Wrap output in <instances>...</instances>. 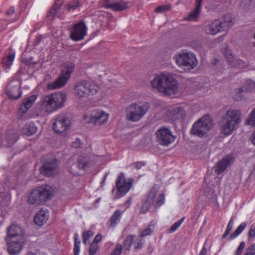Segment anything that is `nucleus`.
Wrapping results in <instances>:
<instances>
[{
	"instance_id": "1",
	"label": "nucleus",
	"mask_w": 255,
	"mask_h": 255,
	"mask_svg": "<svg viewBox=\"0 0 255 255\" xmlns=\"http://www.w3.org/2000/svg\"><path fill=\"white\" fill-rule=\"evenodd\" d=\"M151 87L164 95L172 96L178 90L177 80L171 73H161L155 75L150 81Z\"/></svg>"
},
{
	"instance_id": "2",
	"label": "nucleus",
	"mask_w": 255,
	"mask_h": 255,
	"mask_svg": "<svg viewBox=\"0 0 255 255\" xmlns=\"http://www.w3.org/2000/svg\"><path fill=\"white\" fill-rule=\"evenodd\" d=\"M8 252L11 255H17L22 250L25 242L22 229L18 225L13 224L7 230Z\"/></svg>"
},
{
	"instance_id": "3",
	"label": "nucleus",
	"mask_w": 255,
	"mask_h": 255,
	"mask_svg": "<svg viewBox=\"0 0 255 255\" xmlns=\"http://www.w3.org/2000/svg\"><path fill=\"white\" fill-rule=\"evenodd\" d=\"M241 122V113L237 109H229L223 115L220 124L221 132L225 136L232 134Z\"/></svg>"
},
{
	"instance_id": "4",
	"label": "nucleus",
	"mask_w": 255,
	"mask_h": 255,
	"mask_svg": "<svg viewBox=\"0 0 255 255\" xmlns=\"http://www.w3.org/2000/svg\"><path fill=\"white\" fill-rule=\"evenodd\" d=\"M67 95L62 92H56L44 97L41 100V109L47 113H52L64 106Z\"/></svg>"
},
{
	"instance_id": "5",
	"label": "nucleus",
	"mask_w": 255,
	"mask_h": 255,
	"mask_svg": "<svg viewBox=\"0 0 255 255\" xmlns=\"http://www.w3.org/2000/svg\"><path fill=\"white\" fill-rule=\"evenodd\" d=\"M100 87L95 82L86 80H81L76 83L74 88V93L76 99L84 100L96 95Z\"/></svg>"
},
{
	"instance_id": "6",
	"label": "nucleus",
	"mask_w": 255,
	"mask_h": 255,
	"mask_svg": "<svg viewBox=\"0 0 255 255\" xmlns=\"http://www.w3.org/2000/svg\"><path fill=\"white\" fill-rule=\"evenodd\" d=\"M173 59L179 67L185 71L194 69L198 63L195 54L186 49L177 52Z\"/></svg>"
},
{
	"instance_id": "7",
	"label": "nucleus",
	"mask_w": 255,
	"mask_h": 255,
	"mask_svg": "<svg viewBox=\"0 0 255 255\" xmlns=\"http://www.w3.org/2000/svg\"><path fill=\"white\" fill-rule=\"evenodd\" d=\"M234 23V18L230 14L226 15L221 19H216L204 27L205 32L211 35H216L228 30Z\"/></svg>"
},
{
	"instance_id": "8",
	"label": "nucleus",
	"mask_w": 255,
	"mask_h": 255,
	"mask_svg": "<svg viewBox=\"0 0 255 255\" xmlns=\"http://www.w3.org/2000/svg\"><path fill=\"white\" fill-rule=\"evenodd\" d=\"M53 190L51 186L43 185L33 189L28 197L27 202L30 204L39 205L51 199Z\"/></svg>"
},
{
	"instance_id": "9",
	"label": "nucleus",
	"mask_w": 255,
	"mask_h": 255,
	"mask_svg": "<svg viewBox=\"0 0 255 255\" xmlns=\"http://www.w3.org/2000/svg\"><path fill=\"white\" fill-rule=\"evenodd\" d=\"M53 190L51 186L43 185L33 189L28 197L27 202L30 204L39 205L51 199Z\"/></svg>"
},
{
	"instance_id": "10",
	"label": "nucleus",
	"mask_w": 255,
	"mask_h": 255,
	"mask_svg": "<svg viewBox=\"0 0 255 255\" xmlns=\"http://www.w3.org/2000/svg\"><path fill=\"white\" fill-rule=\"evenodd\" d=\"M149 106V104L147 102L131 104L127 108L126 110L127 120L133 122L139 121L147 113Z\"/></svg>"
},
{
	"instance_id": "11",
	"label": "nucleus",
	"mask_w": 255,
	"mask_h": 255,
	"mask_svg": "<svg viewBox=\"0 0 255 255\" xmlns=\"http://www.w3.org/2000/svg\"><path fill=\"white\" fill-rule=\"evenodd\" d=\"M75 66L73 63L67 62L64 64L62 68L61 74L59 78L54 82L49 83L47 88L49 90H54L64 86L69 79L71 74L74 71Z\"/></svg>"
},
{
	"instance_id": "12",
	"label": "nucleus",
	"mask_w": 255,
	"mask_h": 255,
	"mask_svg": "<svg viewBox=\"0 0 255 255\" xmlns=\"http://www.w3.org/2000/svg\"><path fill=\"white\" fill-rule=\"evenodd\" d=\"M212 121L209 115H205L196 122L191 129L192 135L199 137H203L212 128Z\"/></svg>"
},
{
	"instance_id": "13",
	"label": "nucleus",
	"mask_w": 255,
	"mask_h": 255,
	"mask_svg": "<svg viewBox=\"0 0 255 255\" xmlns=\"http://www.w3.org/2000/svg\"><path fill=\"white\" fill-rule=\"evenodd\" d=\"M158 191V188L153 187L149 193L146 201L142 205L141 212L143 214L147 212L154 204L157 207H159L164 203L165 195L163 193L156 196Z\"/></svg>"
},
{
	"instance_id": "14",
	"label": "nucleus",
	"mask_w": 255,
	"mask_h": 255,
	"mask_svg": "<svg viewBox=\"0 0 255 255\" xmlns=\"http://www.w3.org/2000/svg\"><path fill=\"white\" fill-rule=\"evenodd\" d=\"M53 129L58 134H65L71 126V122L64 115H58L54 117Z\"/></svg>"
},
{
	"instance_id": "15",
	"label": "nucleus",
	"mask_w": 255,
	"mask_h": 255,
	"mask_svg": "<svg viewBox=\"0 0 255 255\" xmlns=\"http://www.w3.org/2000/svg\"><path fill=\"white\" fill-rule=\"evenodd\" d=\"M157 141L159 144L168 146L176 139L171 130L167 128H161L156 131Z\"/></svg>"
},
{
	"instance_id": "16",
	"label": "nucleus",
	"mask_w": 255,
	"mask_h": 255,
	"mask_svg": "<svg viewBox=\"0 0 255 255\" xmlns=\"http://www.w3.org/2000/svg\"><path fill=\"white\" fill-rule=\"evenodd\" d=\"M87 27L83 21L73 25L70 33V38L76 41L84 39L87 34Z\"/></svg>"
},
{
	"instance_id": "17",
	"label": "nucleus",
	"mask_w": 255,
	"mask_h": 255,
	"mask_svg": "<svg viewBox=\"0 0 255 255\" xmlns=\"http://www.w3.org/2000/svg\"><path fill=\"white\" fill-rule=\"evenodd\" d=\"M132 178L126 179L123 173H121L118 176L116 182L118 191L122 195L126 194L131 188L132 185Z\"/></svg>"
},
{
	"instance_id": "18",
	"label": "nucleus",
	"mask_w": 255,
	"mask_h": 255,
	"mask_svg": "<svg viewBox=\"0 0 255 255\" xmlns=\"http://www.w3.org/2000/svg\"><path fill=\"white\" fill-rule=\"evenodd\" d=\"M109 114L101 110H95L90 115V123L96 126H100L108 123Z\"/></svg>"
},
{
	"instance_id": "19",
	"label": "nucleus",
	"mask_w": 255,
	"mask_h": 255,
	"mask_svg": "<svg viewBox=\"0 0 255 255\" xmlns=\"http://www.w3.org/2000/svg\"><path fill=\"white\" fill-rule=\"evenodd\" d=\"M166 114V120L168 121H175L176 120L184 119L186 116V112L181 107L172 106L164 111Z\"/></svg>"
},
{
	"instance_id": "20",
	"label": "nucleus",
	"mask_w": 255,
	"mask_h": 255,
	"mask_svg": "<svg viewBox=\"0 0 255 255\" xmlns=\"http://www.w3.org/2000/svg\"><path fill=\"white\" fill-rule=\"evenodd\" d=\"M222 52L226 57L227 62L231 66L239 69H243L246 67L244 62L242 60L237 58L233 55L228 46H226L223 49Z\"/></svg>"
},
{
	"instance_id": "21",
	"label": "nucleus",
	"mask_w": 255,
	"mask_h": 255,
	"mask_svg": "<svg viewBox=\"0 0 255 255\" xmlns=\"http://www.w3.org/2000/svg\"><path fill=\"white\" fill-rule=\"evenodd\" d=\"M5 91L8 98L13 100L18 99L22 94L20 84L16 81L9 82L6 86Z\"/></svg>"
},
{
	"instance_id": "22",
	"label": "nucleus",
	"mask_w": 255,
	"mask_h": 255,
	"mask_svg": "<svg viewBox=\"0 0 255 255\" xmlns=\"http://www.w3.org/2000/svg\"><path fill=\"white\" fill-rule=\"evenodd\" d=\"M40 173L44 175L53 176L58 171L57 162L52 160L45 162L40 168Z\"/></svg>"
},
{
	"instance_id": "23",
	"label": "nucleus",
	"mask_w": 255,
	"mask_h": 255,
	"mask_svg": "<svg viewBox=\"0 0 255 255\" xmlns=\"http://www.w3.org/2000/svg\"><path fill=\"white\" fill-rule=\"evenodd\" d=\"M37 97L35 95H32L24 99L23 102L20 106L18 114L19 116H22L26 113L36 100Z\"/></svg>"
},
{
	"instance_id": "24",
	"label": "nucleus",
	"mask_w": 255,
	"mask_h": 255,
	"mask_svg": "<svg viewBox=\"0 0 255 255\" xmlns=\"http://www.w3.org/2000/svg\"><path fill=\"white\" fill-rule=\"evenodd\" d=\"M232 160V157L230 155H227L224 157L221 160H220L215 166V171L219 175L222 173L231 163Z\"/></svg>"
},
{
	"instance_id": "25",
	"label": "nucleus",
	"mask_w": 255,
	"mask_h": 255,
	"mask_svg": "<svg viewBox=\"0 0 255 255\" xmlns=\"http://www.w3.org/2000/svg\"><path fill=\"white\" fill-rule=\"evenodd\" d=\"M48 218L49 212L48 211L41 209L35 215L34 221L37 225L41 226L47 222Z\"/></svg>"
},
{
	"instance_id": "26",
	"label": "nucleus",
	"mask_w": 255,
	"mask_h": 255,
	"mask_svg": "<svg viewBox=\"0 0 255 255\" xmlns=\"http://www.w3.org/2000/svg\"><path fill=\"white\" fill-rule=\"evenodd\" d=\"M106 6L115 11H121L127 8L128 4L125 2H115L109 0L107 2Z\"/></svg>"
},
{
	"instance_id": "27",
	"label": "nucleus",
	"mask_w": 255,
	"mask_h": 255,
	"mask_svg": "<svg viewBox=\"0 0 255 255\" xmlns=\"http://www.w3.org/2000/svg\"><path fill=\"white\" fill-rule=\"evenodd\" d=\"M36 131L37 128L32 123L26 124L21 129V133L28 136L34 134Z\"/></svg>"
},
{
	"instance_id": "28",
	"label": "nucleus",
	"mask_w": 255,
	"mask_h": 255,
	"mask_svg": "<svg viewBox=\"0 0 255 255\" xmlns=\"http://www.w3.org/2000/svg\"><path fill=\"white\" fill-rule=\"evenodd\" d=\"M156 224V222L155 221H151L147 227L141 232L140 237L143 238L145 236L150 235L154 231Z\"/></svg>"
},
{
	"instance_id": "29",
	"label": "nucleus",
	"mask_w": 255,
	"mask_h": 255,
	"mask_svg": "<svg viewBox=\"0 0 255 255\" xmlns=\"http://www.w3.org/2000/svg\"><path fill=\"white\" fill-rule=\"evenodd\" d=\"M242 87L245 92H255V81L253 80H246Z\"/></svg>"
},
{
	"instance_id": "30",
	"label": "nucleus",
	"mask_w": 255,
	"mask_h": 255,
	"mask_svg": "<svg viewBox=\"0 0 255 255\" xmlns=\"http://www.w3.org/2000/svg\"><path fill=\"white\" fill-rule=\"evenodd\" d=\"M135 237L134 235H129L126 237L124 240L123 246V248L125 252H128L130 250Z\"/></svg>"
},
{
	"instance_id": "31",
	"label": "nucleus",
	"mask_w": 255,
	"mask_h": 255,
	"mask_svg": "<svg viewBox=\"0 0 255 255\" xmlns=\"http://www.w3.org/2000/svg\"><path fill=\"white\" fill-rule=\"evenodd\" d=\"M123 214V212L119 210H117L114 212V214L110 218V225L112 227L115 226L120 221V219Z\"/></svg>"
},
{
	"instance_id": "32",
	"label": "nucleus",
	"mask_w": 255,
	"mask_h": 255,
	"mask_svg": "<svg viewBox=\"0 0 255 255\" xmlns=\"http://www.w3.org/2000/svg\"><path fill=\"white\" fill-rule=\"evenodd\" d=\"M247 226V224L245 222L242 223L237 229L231 234L230 236L229 240L232 241L239 236L242 232L244 230Z\"/></svg>"
},
{
	"instance_id": "33",
	"label": "nucleus",
	"mask_w": 255,
	"mask_h": 255,
	"mask_svg": "<svg viewBox=\"0 0 255 255\" xmlns=\"http://www.w3.org/2000/svg\"><path fill=\"white\" fill-rule=\"evenodd\" d=\"M57 0H56V1ZM60 5L61 3H58L57 1H56L53 7L49 10L48 14V17L52 18L53 16H59L58 12Z\"/></svg>"
},
{
	"instance_id": "34",
	"label": "nucleus",
	"mask_w": 255,
	"mask_h": 255,
	"mask_svg": "<svg viewBox=\"0 0 255 255\" xmlns=\"http://www.w3.org/2000/svg\"><path fill=\"white\" fill-rule=\"evenodd\" d=\"M15 54L14 53H10L9 55L3 58L2 60V63L3 65L9 67L10 66L14 60Z\"/></svg>"
},
{
	"instance_id": "35",
	"label": "nucleus",
	"mask_w": 255,
	"mask_h": 255,
	"mask_svg": "<svg viewBox=\"0 0 255 255\" xmlns=\"http://www.w3.org/2000/svg\"><path fill=\"white\" fill-rule=\"evenodd\" d=\"M246 125L255 126V108L249 114L248 118L246 120Z\"/></svg>"
},
{
	"instance_id": "36",
	"label": "nucleus",
	"mask_w": 255,
	"mask_h": 255,
	"mask_svg": "<svg viewBox=\"0 0 255 255\" xmlns=\"http://www.w3.org/2000/svg\"><path fill=\"white\" fill-rule=\"evenodd\" d=\"M94 234V232L91 230L83 232L82 234L83 243L86 245H87L90 239L93 236Z\"/></svg>"
},
{
	"instance_id": "37",
	"label": "nucleus",
	"mask_w": 255,
	"mask_h": 255,
	"mask_svg": "<svg viewBox=\"0 0 255 255\" xmlns=\"http://www.w3.org/2000/svg\"><path fill=\"white\" fill-rule=\"evenodd\" d=\"M244 91L243 87L235 90L233 98L235 100L240 101L243 99V92Z\"/></svg>"
},
{
	"instance_id": "38",
	"label": "nucleus",
	"mask_w": 255,
	"mask_h": 255,
	"mask_svg": "<svg viewBox=\"0 0 255 255\" xmlns=\"http://www.w3.org/2000/svg\"><path fill=\"white\" fill-rule=\"evenodd\" d=\"M6 140L9 143H13L17 140V135L14 131L7 132L6 134Z\"/></svg>"
},
{
	"instance_id": "39",
	"label": "nucleus",
	"mask_w": 255,
	"mask_h": 255,
	"mask_svg": "<svg viewBox=\"0 0 255 255\" xmlns=\"http://www.w3.org/2000/svg\"><path fill=\"white\" fill-rule=\"evenodd\" d=\"M200 13V12L199 11L194 9L190 13V14L185 18V19L188 21L196 20Z\"/></svg>"
},
{
	"instance_id": "40",
	"label": "nucleus",
	"mask_w": 255,
	"mask_h": 255,
	"mask_svg": "<svg viewBox=\"0 0 255 255\" xmlns=\"http://www.w3.org/2000/svg\"><path fill=\"white\" fill-rule=\"evenodd\" d=\"M123 250V246L121 244L118 243L112 251L110 255H121Z\"/></svg>"
},
{
	"instance_id": "41",
	"label": "nucleus",
	"mask_w": 255,
	"mask_h": 255,
	"mask_svg": "<svg viewBox=\"0 0 255 255\" xmlns=\"http://www.w3.org/2000/svg\"><path fill=\"white\" fill-rule=\"evenodd\" d=\"M184 220L185 217H183L180 220L175 222L169 229V233H171L176 231L177 229L181 226Z\"/></svg>"
},
{
	"instance_id": "42",
	"label": "nucleus",
	"mask_w": 255,
	"mask_h": 255,
	"mask_svg": "<svg viewBox=\"0 0 255 255\" xmlns=\"http://www.w3.org/2000/svg\"><path fill=\"white\" fill-rule=\"evenodd\" d=\"M80 5L79 2L77 0L71 1L67 4V9L68 11L74 10Z\"/></svg>"
},
{
	"instance_id": "43",
	"label": "nucleus",
	"mask_w": 255,
	"mask_h": 255,
	"mask_svg": "<svg viewBox=\"0 0 255 255\" xmlns=\"http://www.w3.org/2000/svg\"><path fill=\"white\" fill-rule=\"evenodd\" d=\"M233 225H234V221H233V220L232 219H231L230 220V221L227 225V227L226 228L225 233L223 235L222 239L226 238L229 235V234L230 233L231 230H232V229L233 228Z\"/></svg>"
},
{
	"instance_id": "44",
	"label": "nucleus",
	"mask_w": 255,
	"mask_h": 255,
	"mask_svg": "<svg viewBox=\"0 0 255 255\" xmlns=\"http://www.w3.org/2000/svg\"><path fill=\"white\" fill-rule=\"evenodd\" d=\"M99 251V247L98 244L92 243L90 246L89 255H95Z\"/></svg>"
},
{
	"instance_id": "45",
	"label": "nucleus",
	"mask_w": 255,
	"mask_h": 255,
	"mask_svg": "<svg viewBox=\"0 0 255 255\" xmlns=\"http://www.w3.org/2000/svg\"><path fill=\"white\" fill-rule=\"evenodd\" d=\"M170 8V5H161L158 6L155 10L157 13L164 12L169 10Z\"/></svg>"
},
{
	"instance_id": "46",
	"label": "nucleus",
	"mask_w": 255,
	"mask_h": 255,
	"mask_svg": "<svg viewBox=\"0 0 255 255\" xmlns=\"http://www.w3.org/2000/svg\"><path fill=\"white\" fill-rule=\"evenodd\" d=\"M255 255V243L247 248L245 251L244 255Z\"/></svg>"
},
{
	"instance_id": "47",
	"label": "nucleus",
	"mask_w": 255,
	"mask_h": 255,
	"mask_svg": "<svg viewBox=\"0 0 255 255\" xmlns=\"http://www.w3.org/2000/svg\"><path fill=\"white\" fill-rule=\"evenodd\" d=\"M78 166L80 168H84L87 164L88 160L86 157H79L78 159Z\"/></svg>"
},
{
	"instance_id": "48",
	"label": "nucleus",
	"mask_w": 255,
	"mask_h": 255,
	"mask_svg": "<svg viewBox=\"0 0 255 255\" xmlns=\"http://www.w3.org/2000/svg\"><path fill=\"white\" fill-rule=\"evenodd\" d=\"M253 1V0H241V6L246 10Z\"/></svg>"
},
{
	"instance_id": "49",
	"label": "nucleus",
	"mask_w": 255,
	"mask_h": 255,
	"mask_svg": "<svg viewBox=\"0 0 255 255\" xmlns=\"http://www.w3.org/2000/svg\"><path fill=\"white\" fill-rule=\"evenodd\" d=\"M245 247V243L244 242H242L240 243L239 247L238 248V249L236 252L235 255H241V254L242 253Z\"/></svg>"
},
{
	"instance_id": "50",
	"label": "nucleus",
	"mask_w": 255,
	"mask_h": 255,
	"mask_svg": "<svg viewBox=\"0 0 255 255\" xmlns=\"http://www.w3.org/2000/svg\"><path fill=\"white\" fill-rule=\"evenodd\" d=\"M80 251V242L75 243L74 247V255H79Z\"/></svg>"
},
{
	"instance_id": "51",
	"label": "nucleus",
	"mask_w": 255,
	"mask_h": 255,
	"mask_svg": "<svg viewBox=\"0 0 255 255\" xmlns=\"http://www.w3.org/2000/svg\"><path fill=\"white\" fill-rule=\"evenodd\" d=\"M144 240L142 239H139L134 244V247L135 249H140L142 247L143 244L144 243Z\"/></svg>"
},
{
	"instance_id": "52",
	"label": "nucleus",
	"mask_w": 255,
	"mask_h": 255,
	"mask_svg": "<svg viewBox=\"0 0 255 255\" xmlns=\"http://www.w3.org/2000/svg\"><path fill=\"white\" fill-rule=\"evenodd\" d=\"M82 143L79 138H76L75 140L72 142V146L74 148H79L81 147Z\"/></svg>"
},
{
	"instance_id": "53",
	"label": "nucleus",
	"mask_w": 255,
	"mask_h": 255,
	"mask_svg": "<svg viewBox=\"0 0 255 255\" xmlns=\"http://www.w3.org/2000/svg\"><path fill=\"white\" fill-rule=\"evenodd\" d=\"M249 237H254L255 236V226L253 225L251 226L249 232L248 233Z\"/></svg>"
},
{
	"instance_id": "54",
	"label": "nucleus",
	"mask_w": 255,
	"mask_h": 255,
	"mask_svg": "<svg viewBox=\"0 0 255 255\" xmlns=\"http://www.w3.org/2000/svg\"><path fill=\"white\" fill-rule=\"evenodd\" d=\"M202 0H196L195 2V10L200 12L201 11V5Z\"/></svg>"
},
{
	"instance_id": "55",
	"label": "nucleus",
	"mask_w": 255,
	"mask_h": 255,
	"mask_svg": "<svg viewBox=\"0 0 255 255\" xmlns=\"http://www.w3.org/2000/svg\"><path fill=\"white\" fill-rule=\"evenodd\" d=\"M15 11V8L14 6H11L6 11V14L7 16H11L14 13Z\"/></svg>"
},
{
	"instance_id": "56",
	"label": "nucleus",
	"mask_w": 255,
	"mask_h": 255,
	"mask_svg": "<svg viewBox=\"0 0 255 255\" xmlns=\"http://www.w3.org/2000/svg\"><path fill=\"white\" fill-rule=\"evenodd\" d=\"M145 163L143 162L139 161L135 162L133 164L134 167L137 169H139L141 168L142 166H144Z\"/></svg>"
},
{
	"instance_id": "57",
	"label": "nucleus",
	"mask_w": 255,
	"mask_h": 255,
	"mask_svg": "<svg viewBox=\"0 0 255 255\" xmlns=\"http://www.w3.org/2000/svg\"><path fill=\"white\" fill-rule=\"evenodd\" d=\"M101 240L102 236L101 234H98L95 236L94 240L92 242V243H95L96 244H98V243L101 241Z\"/></svg>"
},
{
	"instance_id": "58",
	"label": "nucleus",
	"mask_w": 255,
	"mask_h": 255,
	"mask_svg": "<svg viewBox=\"0 0 255 255\" xmlns=\"http://www.w3.org/2000/svg\"><path fill=\"white\" fill-rule=\"evenodd\" d=\"M131 204V200L130 199L128 200L124 204L126 209L128 208Z\"/></svg>"
},
{
	"instance_id": "59",
	"label": "nucleus",
	"mask_w": 255,
	"mask_h": 255,
	"mask_svg": "<svg viewBox=\"0 0 255 255\" xmlns=\"http://www.w3.org/2000/svg\"><path fill=\"white\" fill-rule=\"evenodd\" d=\"M207 250L206 248L204 246L200 251L199 255H206Z\"/></svg>"
},
{
	"instance_id": "60",
	"label": "nucleus",
	"mask_w": 255,
	"mask_h": 255,
	"mask_svg": "<svg viewBox=\"0 0 255 255\" xmlns=\"http://www.w3.org/2000/svg\"><path fill=\"white\" fill-rule=\"evenodd\" d=\"M78 238H79L78 234L77 233H76L74 235V237L75 243H76L77 242H80V241L78 240Z\"/></svg>"
},
{
	"instance_id": "61",
	"label": "nucleus",
	"mask_w": 255,
	"mask_h": 255,
	"mask_svg": "<svg viewBox=\"0 0 255 255\" xmlns=\"http://www.w3.org/2000/svg\"><path fill=\"white\" fill-rule=\"evenodd\" d=\"M26 255H42L41 254L38 252H36V253L29 252L27 253Z\"/></svg>"
},
{
	"instance_id": "62",
	"label": "nucleus",
	"mask_w": 255,
	"mask_h": 255,
	"mask_svg": "<svg viewBox=\"0 0 255 255\" xmlns=\"http://www.w3.org/2000/svg\"><path fill=\"white\" fill-rule=\"evenodd\" d=\"M251 139L253 144L255 145V131L253 132L252 134Z\"/></svg>"
},
{
	"instance_id": "63",
	"label": "nucleus",
	"mask_w": 255,
	"mask_h": 255,
	"mask_svg": "<svg viewBox=\"0 0 255 255\" xmlns=\"http://www.w3.org/2000/svg\"><path fill=\"white\" fill-rule=\"evenodd\" d=\"M253 41H252V44L253 46H255V33L253 35Z\"/></svg>"
},
{
	"instance_id": "64",
	"label": "nucleus",
	"mask_w": 255,
	"mask_h": 255,
	"mask_svg": "<svg viewBox=\"0 0 255 255\" xmlns=\"http://www.w3.org/2000/svg\"><path fill=\"white\" fill-rule=\"evenodd\" d=\"M17 19V18H15V19L14 20H16Z\"/></svg>"
}]
</instances>
